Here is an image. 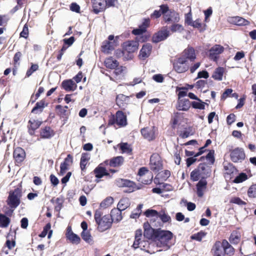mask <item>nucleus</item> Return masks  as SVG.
<instances>
[{
  "label": "nucleus",
  "instance_id": "obj_1",
  "mask_svg": "<svg viewBox=\"0 0 256 256\" xmlns=\"http://www.w3.org/2000/svg\"><path fill=\"white\" fill-rule=\"evenodd\" d=\"M172 238L173 234L170 231H158L156 234V244L160 249H157L156 251L148 250L146 252L152 254L156 252L167 250L174 244L172 242Z\"/></svg>",
  "mask_w": 256,
  "mask_h": 256
},
{
  "label": "nucleus",
  "instance_id": "obj_2",
  "mask_svg": "<svg viewBox=\"0 0 256 256\" xmlns=\"http://www.w3.org/2000/svg\"><path fill=\"white\" fill-rule=\"evenodd\" d=\"M22 196V188H18L13 191H10L6 200L8 205L10 208V214L13 212L14 210L16 208L20 203V198ZM6 214H9L8 212Z\"/></svg>",
  "mask_w": 256,
  "mask_h": 256
},
{
  "label": "nucleus",
  "instance_id": "obj_3",
  "mask_svg": "<svg viewBox=\"0 0 256 256\" xmlns=\"http://www.w3.org/2000/svg\"><path fill=\"white\" fill-rule=\"evenodd\" d=\"M153 176L148 170L145 168H141L138 172V180L142 184H150L152 180Z\"/></svg>",
  "mask_w": 256,
  "mask_h": 256
},
{
  "label": "nucleus",
  "instance_id": "obj_4",
  "mask_svg": "<svg viewBox=\"0 0 256 256\" xmlns=\"http://www.w3.org/2000/svg\"><path fill=\"white\" fill-rule=\"evenodd\" d=\"M170 36V31L166 27H162L159 31L153 34L152 41L154 43H158L166 40Z\"/></svg>",
  "mask_w": 256,
  "mask_h": 256
},
{
  "label": "nucleus",
  "instance_id": "obj_5",
  "mask_svg": "<svg viewBox=\"0 0 256 256\" xmlns=\"http://www.w3.org/2000/svg\"><path fill=\"white\" fill-rule=\"evenodd\" d=\"M174 68L176 72L182 73L188 69L189 66L185 58L180 57L174 62Z\"/></svg>",
  "mask_w": 256,
  "mask_h": 256
},
{
  "label": "nucleus",
  "instance_id": "obj_6",
  "mask_svg": "<svg viewBox=\"0 0 256 256\" xmlns=\"http://www.w3.org/2000/svg\"><path fill=\"white\" fill-rule=\"evenodd\" d=\"M112 221L108 215H105L96 222L98 229L100 232H102L110 228L112 224Z\"/></svg>",
  "mask_w": 256,
  "mask_h": 256
},
{
  "label": "nucleus",
  "instance_id": "obj_7",
  "mask_svg": "<svg viewBox=\"0 0 256 256\" xmlns=\"http://www.w3.org/2000/svg\"><path fill=\"white\" fill-rule=\"evenodd\" d=\"M150 169L154 172H157L162 168L161 158L158 154H152L150 158Z\"/></svg>",
  "mask_w": 256,
  "mask_h": 256
},
{
  "label": "nucleus",
  "instance_id": "obj_8",
  "mask_svg": "<svg viewBox=\"0 0 256 256\" xmlns=\"http://www.w3.org/2000/svg\"><path fill=\"white\" fill-rule=\"evenodd\" d=\"M224 50V48L219 44H216L209 50L208 56L210 59L216 62L219 55Z\"/></svg>",
  "mask_w": 256,
  "mask_h": 256
},
{
  "label": "nucleus",
  "instance_id": "obj_9",
  "mask_svg": "<svg viewBox=\"0 0 256 256\" xmlns=\"http://www.w3.org/2000/svg\"><path fill=\"white\" fill-rule=\"evenodd\" d=\"M138 42L136 40L128 41L124 43L123 50L127 54H131L136 52L138 48Z\"/></svg>",
  "mask_w": 256,
  "mask_h": 256
},
{
  "label": "nucleus",
  "instance_id": "obj_10",
  "mask_svg": "<svg viewBox=\"0 0 256 256\" xmlns=\"http://www.w3.org/2000/svg\"><path fill=\"white\" fill-rule=\"evenodd\" d=\"M164 18L166 22H176L180 20L178 14L174 10H170L168 6Z\"/></svg>",
  "mask_w": 256,
  "mask_h": 256
},
{
  "label": "nucleus",
  "instance_id": "obj_11",
  "mask_svg": "<svg viewBox=\"0 0 256 256\" xmlns=\"http://www.w3.org/2000/svg\"><path fill=\"white\" fill-rule=\"evenodd\" d=\"M230 158L234 162H236L244 160L245 158V154L242 149L237 148L231 152Z\"/></svg>",
  "mask_w": 256,
  "mask_h": 256
},
{
  "label": "nucleus",
  "instance_id": "obj_12",
  "mask_svg": "<svg viewBox=\"0 0 256 256\" xmlns=\"http://www.w3.org/2000/svg\"><path fill=\"white\" fill-rule=\"evenodd\" d=\"M72 156L70 154H68L66 158L64 159V162L60 164V170L59 174L63 176L66 172V170H68L70 166L72 164Z\"/></svg>",
  "mask_w": 256,
  "mask_h": 256
},
{
  "label": "nucleus",
  "instance_id": "obj_13",
  "mask_svg": "<svg viewBox=\"0 0 256 256\" xmlns=\"http://www.w3.org/2000/svg\"><path fill=\"white\" fill-rule=\"evenodd\" d=\"M152 46L151 44L147 43L142 46V49L140 50L138 56L141 60H144L148 58L152 52Z\"/></svg>",
  "mask_w": 256,
  "mask_h": 256
},
{
  "label": "nucleus",
  "instance_id": "obj_14",
  "mask_svg": "<svg viewBox=\"0 0 256 256\" xmlns=\"http://www.w3.org/2000/svg\"><path fill=\"white\" fill-rule=\"evenodd\" d=\"M228 22L230 24L239 26H246L250 24L248 20L238 16L228 18Z\"/></svg>",
  "mask_w": 256,
  "mask_h": 256
},
{
  "label": "nucleus",
  "instance_id": "obj_15",
  "mask_svg": "<svg viewBox=\"0 0 256 256\" xmlns=\"http://www.w3.org/2000/svg\"><path fill=\"white\" fill-rule=\"evenodd\" d=\"M191 106L190 101L188 99H178L176 108L178 110L187 111Z\"/></svg>",
  "mask_w": 256,
  "mask_h": 256
},
{
  "label": "nucleus",
  "instance_id": "obj_16",
  "mask_svg": "<svg viewBox=\"0 0 256 256\" xmlns=\"http://www.w3.org/2000/svg\"><path fill=\"white\" fill-rule=\"evenodd\" d=\"M92 2L94 13L98 14L106 9L104 0H92Z\"/></svg>",
  "mask_w": 256,
  "mask_h": 256
},
{
  "label": "nucleus",
  "instance_id": "obj_17",
  "mask_svg": "<svg viewBox=\"0 0 256 256\" xmlns=\"http://www.w3.org/2000/svg\"><path fill=\"white\" fill-rule=\"evenodd\" d=\"M116 124L120 127L127 124L126 116L122 111H118L116 114Z\"/></svg>",
  "mask_w": 256,
  "mask_h": 256
},
{
  "label": "nucleus",
  "instance_id": "obj_18",
  "mask_svg": "<svg viewBox=\"0 0 256 256\" xmlns=\"http://www.w3.org/2000/svg\"><path fill=\"white\" fill-rule=\"evenodd\" d=\"M207 182L205 179L200 180L196 184V192L199 197H202L206 190Z\"/></svg>",
  "mask_w": 256,
  "mask_h": 256
},
{
  "label": "nucleus",
  "instance_id": "obj_19",
  "mask_svg": "<svg viewBox=\"0 0 256 256\" xmlns=\"http://www.w3.org/2000/svg\"><path fill=\"white\" fill-rule=\"evenodd\" d=\"M214 256H224V248L223 246V242H216L212 248Z\"/></svg>",
  "mask_w": 256,
  "mask_h": 256
},
{
  "label": "nucleus",
  "instance_id": "obj_20",
  "mask_svg": "<svg viewBox=\"0 0 256 256\" xmlns=\"http://www.w3.org/2000/svg\"><path fill=\"white\" fill-rule=\"evenodd\" d=\"M116 185L118 187H128L129 188V192H131L134 191L133 188L134 182L125 179H118L116 182Z\"/></svg>",
  "mask_w": 256,
  "mask_h": 256
},
{
  "label": "nucleus",
  "instance_id": "obj_21",
  "mask_svg": "<svg viewBox=\"0 0 256 256\" xmlns=\"http://www.w3.org/2000/svg\"><path fill=\"white\" fill-rule=\"evenodd\" d=\"M26 154L24 150L20 148H16L14 152V158L18 163L22 162L24 159Z\"/></svg>",
  "mask_w": 256,
  "mask_h": 256
},
{
  "label": "nucleus",
  "instance_id": "obj_22",
  "mask_svg": "<svg viewBox=\"0 0 256 256\" xmlns=\"http://www.w3.org/2000/svg\"><path fill=\"white\" fill-rule=\"evenodd\" d=\"M110 218L112 222L118 223L122 218V210L118 208H113L111 210Z\"/></svg>",
  "mask_w": 256,
  "mask_h": 256
},
{
  "label": "nucleus",
  "instance_id": "obj_23",
  "mask_svg": "<svg viewBox=\"0 0 256 256\" xmlns=\"http://www.w3.org/2000/svg\"><path fill=\"white\" fill-rule=\"evenodd\" d=\"M180 57L185 58L187 60L194 61L196 58L195 50L192 48H188L184 50Z\"/></svg>",
  "mask_w": 256,
  "mask_h": 256
},
{
  "label": "nucleus",
  "instance_id": "obj_24",
  "mask_svg": "<svg viewBox=\"0 0 256 256\" xmlns=\"http://www.w3.org/2000/svg\"><path fill=\"white\" fill-rule=\"evenodd\" d=\"M155 131L154 128H152L151 129L144 128L141 130V133L145 138L150 140L154 138Z\"/></svg>",
  "mask_w": 256,
  "mask_h": 256
},
{
  "label": "nucleus",
  "instance_id": "obj_25",
  "mask_svg": "<svg viewBox=\"0 0 256 256\" xmlns=\"http://www.w3.org/2000/svg\"><path fill=\"white\" fill-rule=\"evenodd\" d=\"M62 86L66 91H74L77 87V85L72 80H68L62 82Z\"/></svg>",
  "mask_w": 256,
  "mask_h": 256
},
{
  "label": "nucleus",
  "instance_id": "obj_26",
  "mask_svg": "<svg viewBox=\"0 0 256 256\" xmlns=\"http://www.w3.org/2000/svg\"><path fill=\"white\" fill-rule=\"evenodd\" d=\"M129 102V98L122 94H120L117 96L116 98V103L120 108H123Z\"/></svg>",
  "mask_w": 256,
  "mask_h": 256
},
{
  "label": "nucleus",
  "instance_id": "obj_27",
  "mask_svg": "<svg viewBox=\"0 0 256 256\" xmlns=\"http://www.w3.org/2000/svg\"><path fill=\"white\" fill-rule=\"evenodd\" d=\"M117 44L115 40L113 42L105 41L102 46V50L106 54L110 53L114 50L115 46Z\"/></svg>",
  "mask_w": 256,
  "mask_h": 256
},
{
  "label": "nucleus",
  "instance_id": "obj_28",
  "mask_svg": "<svg viewBox=\"0 0 256 256\" xmlns=\"http://www.w3.org/2000/svg\"><path fill=\"white\" fill-rule=\"evenodd\" d=\"M123 162V158L120 156L113 158L110 162L106 160L104 163L107 165L109 164L110 166L116 167L121 166Z\"/></svg>",
  "mask_w": 256,
  "mask_h": 256
},
{
  "label": "nucleus",
  "instance_id": "obj_29",
  "mask_svg": "<svg viewBox=\"0 0 256 256\" xmlns=\"http://www.w3.org/2000/svg\"><path fill=\"white\" fill-rule=\"evenodd\" d=\"M102 164H100L94 170V173L96 178H102L104 176H108V174L106 172V169L102 166Z\"/></svg>",
  "mask_w": 256,
  "mask_h": 256
},
{
  "label": "nucleus",
  "instance_id": "obj_30",
  "mask_svg": "<svg viewBox=\"0 0 256 256\" xmlns=\"http://www.w3.org/2000/svg\"><path fill=\"white\" fill-rule=\"evenodd\" d=\"M214 150H210L207 155L204 157L200 158L201 160L206 161V164L208 166H212L214 164Z\"/></svg>",
  "mask_w": 256,
  "mask_h": 256
},
{
  "label": "nucleus",
  "instance_id": "obj_31",
  "mask_svg": "<svg viewBox=\"0 0 256 256\" xmlns=\"http://www.w3.org/2000/svg\"><path fill=\"white\" fill-rule=\"evenodd\" d=\"M41 124L42 122L40 121L36 120L34 119H30L28 122V125L30 134H32L34 130L40 127Z\"/></svg>",
  "mask_w": 256,
  "mask_h": 256
},
{
  "label": "nucleus",
  "instance_id": "obj_32",
  "mask_svg": "<svg viewBox=\"0 0 256 256\" xmlns=\"http://www.w3.org/2000/svg\"><path fill=\"white\" fill-rule=\"evenodd\" d=\"M66 237L73 244H78L80 243V238L76 234L72 232L71 230H68Z\"/></svg>",
  "mask_w": 256,
  "mask_h": 256
},
{
  "label": "nucleus",
  "instance_id": "obj_33",
  "mask_svg": "<svg viewBox=\"0 0 256 256\" xmlns=\"http://www.w3.org/2000/svg\"><path fill=\"white\" fill-rule=\"evenodd\" d=\"M130 204V200L129 198H124L118 202L117 208L122 211L128 208Z\"/></svg>",
  "mask_w": 256,
  "mask_h": 256
},
{
  "label": "nucleus",
  "instance_id": "obj_34",
  "mask_svg": "<svg viewBox=\"0 0 256 256\" xmlns=\"http://www.w3.org/2000/svg\"><path fill=\"white\" fill-rule=\"evenodd\" d=\"M40 135L42 138H49L54 135V132L50 128L46 127L42 129Z\"/></svg>",
  "mask_w": 256,
  "mask_h": 256
},
{
  "label": "nucleus",
  "instance_id": "obj_35",
  "mask_svg": "<svg viewBox=\"0 0 256 256\" xmlns=\"http://www.w3.org/2000/svg\"><path fill=\"white\" fill-rule=\"evenodd\" d=\"M115 55L117 58H122L124 60H132L133 58V55L131 54H127L126 51L124 50H117L115 51Z\"/></svg>",
  "mask_w": 256,
  "mask_h": 256
},
{
  "label": "nucleus",
  "instance_id": "obj_36",
  "mask_svg": "<svg viewBox=\"0 0 256 256\" xmlns=\"http://www.w3.org/2000/svg\"><path fill=\"white\" fill-rule=\"evenodd\" d=\"M104 64L108 68L114 69L118 66V62L113 58H109L105 60Z\"/></svg>",
  "mask_w": 256,
  "mask_h": 256
},
{
  "label": "nucleus",
  "instance_id": "obj_37",
  "mask_svg": "<svg viewBox=\"0 0 256 256\" xmlns=\"http://www.w3.org/2000/svg\"><path fill=\"white\" fill-rule=\"evenodd\" d=\"M46 106L47 104H46L44 100H42L36 102V106L32 108V112L35 114L40 113Z\"/></svg>",
  "mask_w": 256,
  "mask_h": 256
},
{
  "label": "nucleus",
  "instance_id": "obj_38",
  "mask_svg": "<svg viewBox=\"0 0 256 256\" xmlns=\"http://www.w3.org/2000/svg\"><path fill=\"white\" fill-rule=\"evenodd\" d=\"M224 69L222 67H218L216 68L212 74V78L216 80H221L222 79V76L224 73Z\"/></svg>",
  "mask_w": 256,
  "mask_h": 256
},
{
  "label": "nucleus",
  "instance_id": "obj_39",
  "mask_svg": "<svg viewBox=\"0 0 256 256\" xmlns=\"http://www.w3.org/2000/svg\"><path fill=\"white\" fill-rule=\"evenodd\" d=\"M90 159V154L88 153L82 154L80 158V166L82 170L85 169L86 166Z\"/></svg>",
  "mask_w": 256,
  "mask_h": 256
},
{
  "label": "nucleus",
  "instance_id": "obj_40",
  "mask_svg": "<svg viewBox=\"0 0 256 256\" xmlns=\"http://www.w3.org/2000/svg\"><path fill=\"white\" fill-rule=\"evenodd\" d=\"M166 10H167V6L162 5L160 6L159 10H156L154 11L153 14H152L151 17L158 18L160 17L162 14L164 16Z\"/></svg>",
  "mask_w": 256,
  "mask_h": 256
},
{
  "label": "nucleus",
  "instance_id": "obj_41",
  "mask_svg": "<svg viewBox=\"0 0 256 256\" xmlns=\"http://www.w3.org/2000/svg\"><path fill=\"white\" fill-rule=\"evenodd\" d=\"M118 146L120 147L122 153L130 154L132 151L130 145L126 142L120 143Z\"/></svg>",
  "mask_w": 256,
  "mask_h": 256
},
{
  "label": "nucleus",
  "instance_id": "obj_42",
  "mask_svg": "<svg viewBox=\"0 0 256 256\" xmlns=\"http://www.w3.org/2000/svg\"><path fill=\"white\" fill-rule=\"evenodd\" d=\"M114 201L112 197L108 196L101 202L100 206L102 208H106L110 206L114 203Z\"/></svg>",
  "mask_w": 256,
  "mask_h": 256
},
{
  "label": "nucleus",
  "instance_id": "obj_43",
  "mask_svg": "<svg viewBox=\"0 0 256 256\" xmlns=\"http://www.w3.org/2000/svg\"><path fill=\"white\" fill-rule=\"evenodd\" d=\"M240 234L237 231H234L230 238V241L234 244H237L240 240Z\"/></svg>",
  "mask_w": 256,
  "mask_h": 256
},
{
  "label": "nucleus",
  "instance_id": "obj_44",
  "mask_svg": "<svg viewBox=\"0 0 256 256\" xmlns=\"http://www.w3.org/2000/svg\"><path fill=\"white\" fill-rule=\"evenodd\" d=\"M206 104L205 102H202L200 99L197 100V101L192 102L191 104L192 107L196 109L204 110L205 106Z\"/></svg>",
  "mask_w": 256,
  "mask_h": 256
},
{
  "label": "nucleus",
  "instance_id": "obj_45",
  "mask_svg": "<svg viewBox=\"0 0 256 256\" xmlns=\"http://www.w3.org/2000/svg\"><path fill=\"white\" fill-rule=\"evenodd\" d=\"M126 72V68L124 66H120L115 69L114 71L116 78H120L124 76Z\"/></svg>",
  "mask_w": 256,
  "mask_h": 256
},
{
  "label": "nucleus",
  "instance_id": "obj_46",
  "mask_svg": "<svg viewBox=\"0 0 256 256\" xmlns=\"http://www.w3.org/2000/svg\"><path fill=\"white\" fill-rule=\"evenodd\" d=\"M223 246L224 248V254H234V248L229 244L228 242L226 240H223Z\"/></svg>",
  "mask_w": 256,
  "mask_h": 256
},
{
  "label": "nucleus",
  "instance_id": "obj_47",
  "mask_svg": "<svg viewBox=\"0 0 256 256\" xmlns=\"http://www.w3.org/2000/svg\"><path fill=\"white\" fill-rule=\"evenodd\" d=\"M10 222V219L6 216L0 214V227L6 228Z\"/></svg>",
  "mask_w": 256,
  "mask_h": 256
},
{
  "label": "nucleus",
  "instance_id": "obj_48",
  "mask_svg": "<svg viewBox=\"0 0 256 256\" xmlns=\"http://www.w3.org/2000/svg\"><path fill=\"white\" fill-rule=\"evenodd\" d=\"M143 207L142 204H139L138 207L135 209L134 212L132 213L130 218H132L136 219L139 218L140 214L142 213V209Z\"/></svg>",
  "mask_w": 256,
  "mask_h": 256
},
{
  "label": "nucleus",
  "instance_id": "obj_49",
  "mask_svg": "<svg viewBox=\"0 0 256 256\" xmlns=\"http://www.w3.org/2000/svg\"><path fill=\"white\" fill-rule=\"evenodd\" d=\"M82 239L86 242L92 244L93 242L92 237L90 233L88 231H83L82 233Z\"/></svg>",
  "mask_w": 256,
  "mask_h": 256
},
{
  "label": "nucleus",
  "instance_id": "obj_50",
  "mask_svg": "<svg viewBox=\"0 0 256 256\" xmlns=\"http://www.w3.org/2000/svg\"><path fill=\"white\" fill-rule=\"evenodd\" d=\"M146 244V242L141 240V238H135L132 246L134 248L144 247Z\"/></svg>",
  "mask_w": 256,
  "mask_h": 256
},
{
  "label": "nucleus",
  "instance_id": "obj_51",
  "mask_svg": "<svg viewBox=\"0 0 256 256\" xmlns=\"http://www.w3.org/2000/svg\"><path fill=\"white\" fill-rule=\"evenodd\" d=\"M184 30L183 26L180 24H175L170 26V31L172 32H182Z\"/></svg>",
  "mask_w": 256,
  "mask_h": 256
},
{
  "label": "nucleus",
  "instance_id": "obj_52",
  "mask_svg": "<svg viewBox=\"0 0 256 256\" xmlns=\"http://www.w3.org/2000/svg\"><path fill=\"white\" fill-rule=\"evenodd\" d=\"M38 64H32L30 68L26 72V76L28 78L30 77L34 72L38 70Z\"/></svg>",
  "mask_w": 256,
  "mask_h": 256
},
{
  "label": "nucleus",
  "instance_id": "obj_53",
  "mask_svg": "<svg viewBox=\"0 0 256 256\" xmlns=\"http://www.w3.org/2000/svg\"><path fill=\"white\" fill-rule=\"evenodd\" d=\"M202 173L198 169H196L192 172L190 174L191 179L193 181H197L200 176Z\"/></svg>",
  "mask_w": 256,
  "mask_h": 256
},
{
  "label": "nucleus",
  "instance_id": "obj_54",
  "mask_svg": "<svg viewBox=\"0 0 256 256\" xmlns=\"http://www.w3.org/2000/svg\"><path fill=\"white\" fill-rule=\"evenodd\" d=\"M150 26V18H144L142 23L139 26L142 29V30L146 32V29Z\"/></svg>",
  "mask_w": 256,
  "mask_h": 256
},
{
  "label": "nucleus",
  "instance_id": "obj_55",
  "mask_svg": "<svg viewBox=\"0 0 256 256\" xmlns=\"http://www.w3.org/2000/svg\"><path fill=\"white\" fill-rule=\"evenodd\" d=\"M248 194L249 197H256V184L252 185L248 190Z\"/></svg>",
  "mask_w": 256,
  "mask_h": 256
},
{
  "label": "nucleus",
  "instance_id": "obj_56",
  "mask_svg": "<svg viewBox=\"0 0 256 256\" xmlns=\"http://www.w3.org/2000/svg\"><path fill=\"white\" fill-rule=\"evenodd\" d=\"M248 178L247 175L244 173H241L238 176H237L234 180V182L235 183H240Z\"/></svg>",
  "mask_w": 256,
  "mask_h": 256
},
{
  "label": "nucleus",
  "instance_id": "obj_57",
  "mask_svg": "<svg viewBox=\"0 0 256 256\" xmlns=\"http://www.w3.org/2000/svg\"><path fill=\"white\" fill-rule=\"evenodd\" d=\"M144 236L148 239H151L154 236V229L152 228H144Z\"/></svg>",
  "mask_w": 256,
  "mask_h": 256
},
{
  "label": "nucleus",
  "instance_id": "obj_58",
  "mask_svg": "<svg viewBox=\"0 0 256 256\" xmlns=\"http://www.w3.org/2000/svg\"><path fill=\"white\" fill-rule=\"evenodd\" d=\"M180 120V116L178 114H175L172 118L171 123L172 126L174 128L177 125L179 124V120Z\"/></svg>",
  "mask_w": 256,
  "mask_h": 256
},
{
  "label": "nucleus",
  "instance_id": "obj_59",
  "mask_svg": "<svg viewBox=\"0 0 256 256\" xmlns=\"http://www.w3.org/2000/svg\"><path fill=\"white\" fill-rule=\"evenodd\" d=\"M206 236V234L203 232H200L192 235L191 236L192 239L196 240L198 241H200L203 238Z\"/></svg>",
  "mask_w": 256,
  "mask_h": 256
},
{
  "label": "nucleus",
  "instance_id": "obj_60",
  "mask_svg": "<svg viewBox=\"0 0 256 256\" xmlns=\"http://www.w3.org/2000/svg\"><path fill=\"white\" fill-rule=\"evenodd\" d=\"M144 214L146 217L158 216V214L155 210L148 209L144 212Z\"/></svg>",
  "mask_w": 256,
  "mask_h": 256
},
{
  "label": "nucleus",
  "instance_id": "obj_61",
  "mask_svg": "<svg viewBox=\"0 0 256 256\" xmlns=\"http://www.w3.org/2000/svg\"><path fill=\"white\" fill-rule=\"evenodd\" d=\"M158 216L164 222H168L170 220V217L164 212H162Z\"/></svg>",
  "mask_w": 256,
  "mask_h": 256
},
{
  "label": "nucleus",
  "instance_id": "obj_62",
  "mask_svg": "<svg viewBox=\"0 0 256 256\" xmlns=\"http://www.w3.org/2000/svg\"><path fill=\"white\" fill-rule=\"evenodd\" d=\"M51 228V224L50 223H48L46 224L45 227L44 228L43 231L42 232V233L40 234V236L41 238H44L45 237L48 232L50 230Z\"/></svg>",
  "mask_w": 256,
  "mask_h": 256
},
{
  "label": "nucleus",
  "instance_id": "obj_63",
  "mask_svg": "<svg viewBox=\"0 0 256 256\" xmlns=\"http://www.w3.org/2000/svg\"><path fill=\"white\" fill-rule=\"evenodd\" d=\"M230 202L236 204L238 205H243L246 203L243 202L240 198L238 197H234L232 198L230 200Z\"/></svg>",
  "mask_w": 256,
  "mask_h": 256
},
{
  "label": "nucleus",
  "instance_id": "obj_64",
  "mask_svg": "<svg viewBox=\"0 0 256 256\" xmlns=\"http://www.w3.org/2000/svg\"><path fill=\"white\" fill-rule=\"evenodd\" d=\"M20 36L21 37H23L26 38H28V28L26 24L24 26L23 30L20 34Z\"/></svg>",
  "mask_w": 256,
  "mask_h": 256
}]
</instances>
